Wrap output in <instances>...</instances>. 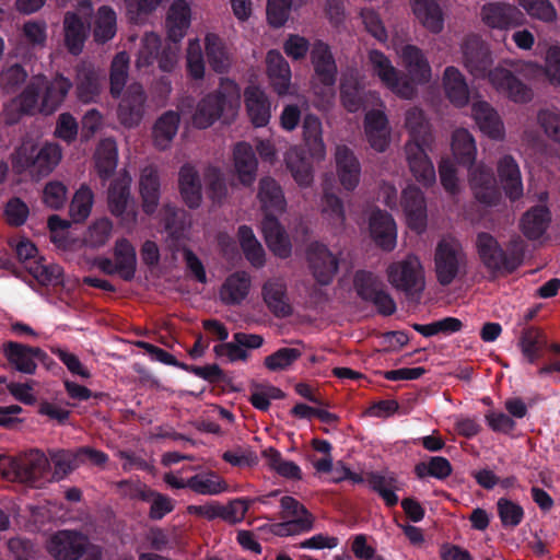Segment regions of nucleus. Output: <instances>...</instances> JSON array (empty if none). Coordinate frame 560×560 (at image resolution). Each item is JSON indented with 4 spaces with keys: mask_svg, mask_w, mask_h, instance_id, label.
Segmentation results:
<instances>
[{
    "mask_svg": "<svg viewBox=\"0 0 560 560\" xmlns=\"http://www.w3.org/2000/svg\"><path fill=\"white\" fill-rule=\"evenodd\" d=\"M19 481L32 488L50 482V463L40 450L34 448L19 457L2 454V480Z\"/></svg>",
    "mask_w": 560,
    "mask_h": 560,
    "instance_id": "nucleus-1",
    "label": "nucleus"
},
{
    "mask_svg": "<svg viewBox=\"0 0 560 560\" xmlns=\"http://www.w3.org/2000/svg\"><path fill=\"white\" fill-rule=\"evenodd\" d=\"M240 89L229 79H222L218 90L205 95L197 104L192 125L198 129L212 126L225 109H234L240 104Z\"/></svg>",
    "mask_w": 560,
    "mask_h": 560,
    "instance_id": "nucleus-2",
    "label": "nucleus"
},
{
    "mask_svg": "<svg viewBox=\"0 0 560 560\" xmlns=\"http://www.w3.org/2000/svg\"><path fill=\"white\" fill-rule=\"evenodd\" d=\"M48 553L56 560H101L102 548L91 542L88 535L77 529H59L46 545Z\"/></svg>",
    "mask_w": 560,
    "mask_h": 560,
    "instance_id": "nucleus-3",
    "label": "nucleus"
},
{
    "mask_svg": "<svg viewBox=\"0 0 560 560\" xmlns=\"http://www.w3.org/2000/svg\"><path fill=\"white\" fill-rule=\"evenodd\" d=\"M476 249L480 261L493 276L511 275L523 262L522 254L506 252L498 240L488 232L477 234Z\"/></svg>",
    "mask_w": 560,
    "mask_h": 560,
    "instance_id": "nucleus-4",
    "label": "nucleus"
},
{
    "mask_svg": "<svg viewBox=\"0 0 560 560\" xmlns=\"http://www.w3.org/2000/svg\"><path fill=\"white\" fill-rule=\"evenodd\" d=\"M387 276L389 283L404 292L409 301H420L425 288V278L417 256L408 255L401 260L394 261L388 266Z\"/></svg>",
    "mask_w": 560,
    "mask_h": 560,
    "instance_id": "nucleus-5",
    "label": "nucleus"
},
{
    "mask_svg": "<svg viewBox=\"0 0 560 560\" xmlns=\"http://www.w3.org/2000/svg\"><path fill=\"white\" fill-rule=\"evenodd\" d=\"M467 265V257L459 242L441 240L434 250V271L438 282L450 285Z\"/></svg>",
    "mask_w": 560,
    "mask_h": 560,
    "instance_id": "nucleus-6",
    "label": "nucleus"
},
{
    "mask_svg": "<svg viewBox=\"0 0 560 560\" xmlns=\"http://www.w3.org/2000/svg\"><path fill=\"white\" fill-rule=\"evenodd\" d=\"M61 160V149L56 143L42 147L22 145L16 152V166L32 175L43 177L50 174Z\"/></svg>",
    "mask_w": 560,
    "mask_h": 560,
    "instance_id": "nucleus-7",
    "label": "nucleus"
},
{
    "mask_svg": "<svg viewBox=\"0 0 560 560\" xmlns=\"http://www.w3.org/2000/svg\"><path fill=\"white\" fill-rule=\"evenodd\" d=\"M2 353L8 360L9 365L22 374H35L38 363H42L47 369L56 364L47 352L39 347H32L16 341L3 343Z\"/></svg>",
    "mask_w": 560,
    "mask_h": 560,
    "instance_id": "nucleus-8",
    "label": "nucleus"
},
{
    "mask_svg": "<svg viewBox=\"0 0 560 560\" xmlns=\"http://www.w3.org/2000/svg\"><path fill=\"white\" fill-rule=\"evenodd\" d=\"M374 73L396 95L405 100H411L417 94V89L410 82L407 74L400 73L390 62L388 57L377 49L369 52Z\"/></svg>",
    "mask_w": 560,
    "mask_h": 560,
    "instance_id": "nucleus-9",
    "label": "nucleus"
},
{
    "mask_svg": "<svg viewBox=\"0 0 560 560\" xmlns=\"http://www.w3.org/2000/svg\"><path fill=\"white\" fill-rule=\"evenodd\" d=\"M108 209L121 223L130 226L137 222V211L131 202L130 179L120 177L114 179L107 191Z\"/></svg>",
    "mask_w": 560,
    "mask_h": 560,
    "instance_id": "nucleus-10",
    "label": "nucleus"
},
{
    "mask_svg": "<svg viewBox=\"0 0 560 560\" xmlns=\"http://www.w3.org/2000/svg\"><path fill=\"white\" fill-rule=\"evenodd\" d=\"M120 96L117 108L120 124L128 128L138 126L143 118L148 98L142 84L138 82L129 84Z\"/></svg>",
    "mask_w": 560,
    "mask_h": 560,
    "instance_id": "nucleus-11",
    "label": "nucleus"
},
{
    "mask_svg": "<svg viewBox=\"0 0 560 560\" xmlns=\"http://www.w3.org/2000/svg\"><path fill=\"white\" fill-rule=\"evenodd\" d=\"M310 58L317 82L326 89H334L337 82L338 68L329 45L316 39L312 44Z\"/></svg>",
    "mask_w": 560,
    "mask_h": 560,
    "instance_id": "nucleus-12",
    "label": "nucleus"
},
{
    "mask_svg": "<svg viewBox=\"0 0 560 560\" xmlns=\"http://www.w3.org/2000/svg\"><path fill=\"white\" fill-rule=\"evenodd\" d=\"M307 261L313 277L320 285L332 282L339 261L326 245L318 242L311 243L307 247Z\"/></svg>",
    "mask_w": 560,
    "mask_h": 560,
    "instance_id": "nucleus-13",
    "label": "nucleus"
},
{
    "mask_svg": "<svg viewBox=\"0 0 560 560\" xmlns=\"http://www.w3.org/2000/svg\"><path fill=\"white\" fill-rule=\"evenodd\" d=\"M463 57L466 69L475 78L490 80L493 60L485 42L477 36L468 37L463 45Z\"/></svg>",
    "mask_w": 560,
    "mask_h": 560,
    "instance_id": "nucleus-14",
    "label": "nucleus"
},
{
    "mask_svg": "<svg viewBox=\"0 0 560 560\" xmlns=\"http://www.w3.org/2000/svg\"><path fill=\"white\" fill-rule=\"evenodd\" d=\"M480 15L487 26L498 30L514 28L525 21L524 13L517 7L505 2L483 4Z\"/></svg>",
    "mask_w": 560,
    "mask_h": 560,
    "instance_id": "nucleus-15",
    "label": "nucleus"
},
{
    "mask_svg": "<svg viewBox=\"0 0 560 560\" xmlns=\"http://www.w3.org/2000/svg\"><path fill=\"white\" fill-rule=\"evenodd\" d=\"M430 144L407 142L405 145L409 170L415 179L424 187L432 186L436 180L434 165L427 153Z\"/></svg>",
    "mask_w": 560,
    "mask_h": 560,
    "instance_id": "nucleus-16",
    "label": "nucleus"
},
{
    "mask_svg": "<svg viewBox=\"0 0 560 560\" xmlns=\"http://www.w3.org/2000/svg\"><path fill=\"white\" fill-rule=\"evenodd\" d=\"M490 83L515 103H527L533 98L532 89L505 68H494L490 73Z\"/></svg>",
    "mask_w": 560,
    "mask_h": 560,
    "instance_id": "nucleus-17",
    "label": "nucleus"
},
{
    "mask_svg": "<svg viewBox=\"0 0 560 560\" xmlns=\"http://www.w3.org/2000/svg\"><path fill=\"white\" fill-rule=\"evenodd\" d=\"M400 205L412 230L423 231L427 225V203L423 192L415 185L401 192Z\"/></svg>",
    "mask_w": 560,
    "mask_h": 560,
    "instance_id": "nucleus-18",
    "label": "nucleus"
},
{
    "mask_svg": "<svg viewBox=\"0 0 560 560\" xmlns=\"http://www.w3.org/2000/svg\"><path fill=\"white\" fill-rule=\"evenodd\" d=\"M369 229L372 240L382 249L390 252L396 246V223L393 217L383 210H374L369 220Z\"/></svg>",
    "mask_w": 560,
    "mask_h": 560,
    "instance_id": "nucleus-19",
    "label": "nucleus"
},
{
    "mask_svg": "<svg viewBox=\"0 0 560 560\" xmlns=\"http://www.w3.org/2000/svg\"><path fill=\"white\" fill-rule=\"evenodd\" d=\"M517 347L527 363L537 364L548 349L547 335L536 326H526L521 331Z\"/></svg>",
    "mask_w": 560,
    "mask_h": 560,
    "instance_id": "nucleus-20",
    "label": "nucleus"
},
{
    "mask_svg": "<svg viewBox=\"0 0 560 560\" xmlns=\"http://www.w3.org/2000/svg\"><path fill=\"white\" fill-rule=\"evenodd\" d=\"M179 194L185 205L197 209L202 201V184L199 172L190 163H185L178 172Z\"/></svg>",
    "mask_w": 560,
    "mask_h": 560,
    "instance_id": "nucleus-21",
    "label": "nucleus"
},
{
    "mask_svg": "<svg viewBox=\"0 0 560 560\" xmlns=\"http://www.w3.org/2000/svg\"><path fill=\"white\" fill-rule=\"evenodd\" d=\"M261 294L267 307L276 317L285 318L292 315L293 308L287 295V284L281 279L267 280Z\"/></svg>",
    "mask_w": 560,
    "mask_h": 560,
    "instance_id": "nucleus-22",
    "label": "nucleus"
},
{
    "mask_svg": "<svg viewBox=\"0 0 560 560\" xmlns=\"http://www.w3.org/2000/svg\"><path fill=\"white\" fill-rule=\"evenodd\" d=\"M336 166L342 187L349 191L354 190L360 182L361 165L347 145L336 148Z\"/></svg>",
    "mask_w": 560,
    "mask_h": 560,
    "instance_id": "nucleus-23",
    "label": "nucleus"
},
{
    "mask_svg": "<svg viewBox=\"0 0 560 560\" xmlns=\"http://www.w3.org/2000/svg\"><path fill=\"white\" fill-rule=\"evenodd\" d=\"M267 74L273 91L285 95L291 85V69L288 61L277 49H271L266 56Z\"/></svg>",
    "mask_w": 560,
    "mask_h": 560,
    "instance_id": "nucleus-24",
    "label": "nucleus"
},
{
    "mask_svg": "<svg viewBox=\"0 0 560 560\" xmlns=\"http://www.w3.org/2000/svg\"><path fill=\"white\" fill-rule=\"evenodd\" d=\"M497 171L505 196L511 201L520 200L524 189L521 171L514 158L512 155L502 156L498 162Z\"/></svg>",
    "mask_w": 560,
    "mask_h": 560,
    "instance_id": "nucleus-25",
    "label": "nucleus"
},
{
    "mask_svg": "<svg viewBox=\"0 0 560 560\" xmlns=\"http://www.w3.org/2000/svg\"><path fill=\"white\" fill-rule=\"evenodd\" d=\"M261 231L267 246L275 255L281 258L290 256L291 244L284 229L277 218V214H264Z\"/></svg>",
    "mask_w": 560,
    "mask_h": 560,
    "instance_id": "nucleus-26",
    "label": "nucleus"
},
{
    "mask_svg": "<svg viewBox=\"0 0 560 560\" xmlns=\"http://www.w3.org/2000/svg\"><path fill=\"white\" fill-rule=\"evenodd\" d=\"M401 59L408 79L413 85L424 84L431 79V67L428 59L420 48L415 45H406L401 49ZM417 89V86H415Z\"/></svg>",
    "mask_w": 560,
    "mask_h": 560,
    "instance_id": "nucleus-27",
    "label": "nucleus"
},
{
    "mask_svg": "<svg viewBox=\"0 0 560 560\" xmlns=\"http://www.w3.org/2000/svg\"><path fill=\"white\" fill-rule=\"evenodd\" d=\"M244 98L252 124L255 127L267 126L271 117V112L270 102L265 92L258 86L249 85L244 91Z\"/></svg>",
    "mask_w": 560,
    "mask_h": 560,
    "instance_id": "nucleus-28",
    "label": "nucleus"
},
{
    "mask_svg": "<svg viewBox=\"0 0 560 560\" xmlns=\"http://www.w3.org/2000/svg\"><path fill=\"white\" fill-rule=\"evenodd\" d=\"M472 117L480 131L489 138L499 140L504 136L503 122L491 105L485 101H478L471 107Z\"/></svg>",
    "mask_w": 560,
    "mask_h": 560,
    "instance_id": "nucleus-29",
    "label": "nucleus"
},
{
    "mask_svg": "<svg viewBox=\"0 0 560 560\" xmlns=\"http://www.w3.org/2000/svg\"><path fill=\"white\" fill-rule=\"evenodd\" d=\"M550 222V210L546 206L537 205L522 215L520 228L527 240L537 241L546 233Z\"/></svg>",
    "mask_w": 560,
    "mask_h": 560,
    "instance_id": "nucleus-30",
    "label": "nucleus"
},
{
    "mask_svg": "<svg viewBox=\"0 0 560 560\" xmlns=\"http://www.w3.org/2000/svg\"><path fill=\"white\" fill-rule=\"evenodd\" d=\"M75 88L78 98L83 103L95 102L101 93V77L95 68L82 62L77 66Z\"/></svg>",
    "mask_w": 560,
    "mask_h": 560,
    "instance_id": "nucleus-31",
    "label": "nucleus"
},
{
    "mask_svg": "<svg viewBox=\"0 0 560 560\" xmlns=\"http://www.w3.org/2000/svg\"><path fill=\"white\" fill-rule=\"evenodd\" d=\"M190 25V7L185 0L174 1L167 12V39L178 44Z\"/></svg>",
    "mask_w": 560,
    "mask_h": 560,
    "instance_id": "nucleus-32",
    "label": "nucleus"
},
{
    "mask_svg": "<svg viewBox=\"0 0 560 560\" xmlns=\"http://www.w3.org/2000/svg\"><path fill=\"white\" fill-rule=\"evenodd\" d=\"M233 158L240 182L244 186H250L256 179L258 166V161L252 145L247 142L236 143Z\"/></svg>",
    "mask_w": 560,
    "mask_h": 560,
    "instance_id": "nucleus-33",
    "label": "nucleus"
},
{
    "mask_svg": "<svg viewBox=\"0 0 560 560\" xmlns=\"http://www.w3.org/2000/svg\"><path fill=\"white\" fill-rule=\"evenodd\" d=\"M443 88L448 101L460 108L469 102V89L464 74L454 66L445 68L443 73Z\"/></svg>",
    "mask_w": 560,
    "mask_h": 560,
    "instance_id": "nucleus-34",
    "label": "nucleus"
},
{
    "mask_svg": "<svg viewBox=\"0 0 560 560\" xmlns=\"http://www.w3.org/2000/svg\"><path fill=\"white\" fill-rule=\"evenodd\" d=\"M72 85L70 79L59 73L56 74L45 86L39 112L46 115L56 112L63 103Z\"/></svg>",
    "mask_w": 560,
    "mask_h": 560,
    "instance_id": "nucleus-35",
    "label": "nucleus"
},
{
    "mask_svg": "<svg viewBox=\"0 0 560 560\" xmlns=\"http://www.w3.org/2000/svg\"><path fill=\"white\" fill-rule=\"evenodd\" d=\"M258 199L264 214H280L285 210V198L281 186L271 177H264L259 182Z\"/></svg>",
    "mask_w": 560,
    "mask_h": 560,
    "instance_id": "nucleus-36",
    "label": "nucleus"
},
{
    "mask_svg": "<svg viewBox=\"0 0 560 560\" xmlns=\"http://www.w3.org/2000/svg\"><path fill=\"white\" fill-rule=\"evenodd\" d=\"M160 176L153 166L142 170L139 180L142 209L147 214H153L160 201Z\"/></svg>",
    "mask_w": 560,
    "mask_h": 560,
    "instance_id": "nucleus-37",
    "label": "nucleus"
},
{
    "mask_svg": "<svg viewBox=\"0 0 560 560\" xmlns=\"http://www.w3.org/2000/svg\"><path fill=\"white\" fill-rule=\"evenodd\" d=\"M249 289V275L246 271H236L223 282L220 296L225 305H238L247 298Z\"/></svg>",
    "mask_w": 560,
    "mask_h": 560,
    "instance_id": "nucleus-38",
    "label": "nucleus"
},
{
    "mask_svg": "<svg viewBox=\"0 0 560 560\" xmlns=\"http://www.w3.org/2000/svg\"><path fill=\"white\" fill-rule=\"evenodd\" d=\"M63 31L68 51L73 56L80 55L88 36L83 20L74 12H67L63 19Z\"/></svg>",
    "mask_w": 560,
    "mask_h": 560,
    "instance_id": "nucleus-39",
    "label": "nucleus"
},
{
    "mask_svg": "<svg viewBox=\"0 0 560 560\" xmlns=\"http://www.w3.org/2000/svg\"><path fill=\"white\" fill-rule=\"evenodd\" d=\"M303 140L310 155L315 160L325 156L326 149L322 137V121L314 114L305 115L303 122Z\"/></svg>",
    "mask_w": 560,
    "mask_h": 560,
    "instance_id": "nucleus-40",
    "label": "nucleus"
},
{
    "mask_svg": "<svg viewBox=\"0 0 560 560\" xmlns=\"http://www.w3.org/2000/svg\"><path fill=\"white\" fill-rule=\"evenodd\" d=\"M363 84L357 73L343 74L340 80V100L343 107L350 113H357L364 104Z\"/></svg>",
    "mask_w": 560,
    "mask_h": 560,
    "instance_id": "nucleus-41",
    "label": "nucleus"
},
{
    "mask_svg": "<svg viewBox=\"0 0 560 560\" xmlns=\"http://www.w3.org/2000/svg\"><path fill=\"white\" fill-rule=\"evenodd\" d=\"M179 114L174 110H167L158 118L153 126L154 144L160 150L170 147L179 127Z\"/></svg>",
    "mask_w": 560,
    "mask_h": 560,
    "instance_id": "nucleus-42",
    "label": "nucleus"
},
{
    "mask_svg": "<svg viewBox=\"0 0 560 560\" xmlns=\"http://www.w3.org/2000/svg\"><path fill=\"white\" fill-rule=\"evenodd\" d=\"M452 151L458 164L471 166L476 161L477 148L472 135L464 128L452 136Z\"/></svg>",
    "mask_w": 560,
    "mask_h": 560,
    "instance_id": "nucleus-43",
    "label": "nucleus"
},
{
    "mask_svg": "<svg viewBox=\"0 0 560 560\" xmlns=\"http://www.w3.org/2000/svg\"><path fill=\"white\" fill-rule=\"evenodd\" d=\"M48 455L54 465L50 481H60L80 467L77 450H49Z\"/></svg>",
    "mask_w": 560,
    "mask_h": 560,
    "instance_id": "nucleus-44",
    "label": "nucleus"
},
{
    "mask_svg": "<svg viewBox=\"0 0 560 560\" xmlns=\"http://www.w3.org/2000/svg\"><path fill=\"white\" fill-rule=\"evenodd\" d=\"M412 10L418 20L432 33L443 28V16L440 5L434 0H411Z\"/></svg>",
    "mask_w": 560,
    "mask_h": 560,
    "instance_id": "nucleus-45",
    "label": "nucleus"
},
{
    "mask_svg": "<svg viewBox=\"0 0 560 560\" xmlns=\"http://www.w3.org/2000/svg\"><path fill=\"white\" fill-rule=\"evenodd\" d=\"M115 262L120 268V277L125 281H131L137 270V255L132 244L127 238L116 241L114 248Z\"/></svg>",
    "mask_w": 560,
    "mask_h": 560,
    "instance_id": "nucleus-46",
    "label": "nucleus"
},
{
    "mask_svg": "<svg viewBox=\"0 0 560 560\" xmlns=\"http://www.w3.org/2000/svg\"><path fill=\"white\" fill-rule=\"evenodd\" d=\"M405 127L407 128L410 136L408 142H432L433 138L430 131V126L425 120L423 112L420 108L412 107L406 112Z\"/></svg>",
    "mask_w": 560,
    "mask_h": 560,
    "instance_id": "nucleus-47",
    "label": "nucleus"
},
{
    "mask_svg": "<svg viewBox=\"0 0 560 560\" xmlns=\"http://www.w3.org/2000/svg\"><path fill=\"white\" fill-rule=\"evenodd\" d=\"M116 22L117 16L113 8L108 5L100 7L94 21V40L101 44L110 40L116 35Z\"/></svg>",
    "mask_w": 560,
    "mask_h": 560,
    "instance_id": "nucleus-48",
    "label": "nucleus"
},
{
    "mask_svg": "<svg viewBox=\"0 0 560 560\" xmlns=\"http://www.w3.org/2000/svg\"><path fill=\"white\" fill-rule=\"evenodd\" d=\"M28 273L45 287H58L63 284V268L58 264H44V258L27 266Z\"/></svg>",
    "mask_w": 560,
    "mask_h": 560,
    "instance_id": "nucleus-49",
    "label": "nucleus"
},
{
    "mask_svg": "<svg viewBox=\"0 0 560 560\" xmlns=\"http://www.w3.org/2000/svg\"><path fill=\"white\" fill-rule=\"evenodd\" d=\"M118 162V152L113 140L101 142L95 154V164L102 179H108L115 172Z\"/></svg>",
    "mask_w": 560,
    "mask_h": 560,
    "instance_id": "nucleus-50",
    "label": "nucleus"
},
{
    "mask_svg": "<svg viewBox=\"0 0 560 560\" xmlns=\"http://www.w3.org/2000/svg\"><path fill=\"white\" fill-rule=\"evenodd\" d=\"M129 56L126 51L118 52L110 65L109 92L114 98L120 97L128 79Z\"/></svg>",
    "mask_w": 560,
    "mask_h": 560,
    "instance_id": "nucleus-51",
    "label": "nucleus"
},
{
    "mask_svg": "<svg viewBox=\"0 0 560 560\" xmlns=\"http://www.w3.org/2000/svg\"><path fill=\"white\" fill-rule=\"evenodd\" d=\"M206 55L208 62L217 73H224L230 67V58L221 38L215 34L206 36Z\"/></svg>",
    "mask_w": 560,
    "mask_h": 560,
    "instance_id": "nucleus-52",
    "label": "nucleus"
},
{
    "mask_svg": "<svg viewBox=\"0 0 560 560\" xmlns=\"http://www.w3.org/2000/svg\"><path fill=\"white\" fill-rule=\"evenodd\" d=\"M497 513L501 525L505 529H514L524 521L523 506L508 498H499L495 503Z\"/></svg>",
    "mask_w": 560,
    "mask_h": 560,
    "instance_id": "nucleus-53",
    "label": "nucleus"
},
{
    "mask_svg": "<svg viewBox=\"0 0 560 560\" xmlns=\"http://www.w3.org/2000/svg\"><path fill=\"white\" fill-rule=\"evenodd\" d=\"M186 485L190 490L202 495L220 494L226 489L225 482L213 472L191 476L186 480Z\"/></svg>",
    "mask_w": 560,
    "mask_h": 560,
    "instance_id": "nucleus-54",
    "label": "nucleus"
},
{
    "mask_svg": "<svg viewBox=\"0 0 560 560\" xmlns=\"http://www.w3.org/2000/svg\"><path fill=\"white\" fill-rule=\"evenodd\" d=\"M452 471L450 460L442 456H432L429 462H420L415 466V474L419 479L430 476L444 480L451 476Z\"/></svg>",
    "mask_w": 560,
    "mask_h": 560,
    "instance_id": "nucleus-55",
    "label": "nucleus"
},
{
    "mask_svg": "<svg viewBox=\"0 0 560 560\" xmlns=\"http://www.w3.org/2000/svg\"><path fill=\"white\" fill-rule=\"evenodd\" d=\"M412 328L423 337H432L439 334L452 335L463 328V323L456 317H444L430 324H413Z\"/></svg>",
    "mask_w": 560,
    "mask_h": 560,
    "instance_id": "nucleus-56",
    "label": "nucleus"
},
{
    "mask_svg": "<svg viewBox=\"0 0 560 560\" xmlns=\"http://www.w3.org/2000/svg\"><path fill=\"white\" fill-rule=\"evenodd\" d=\"M93 199V192L89 187L82 186L77 190L69 207V214L73 222L80 223L86 220L92 210Z\"/></svg>",
    "mask_w": 560,
    "mask_h": 560,
    "instance_id": "nucleus-57",
    "label": "nucleus"
},
{
    "mask_svg": "<svg viewBox=\"0 0 560 560\" xmlns=\"http://www.w3.org/2000/svg\"><path fill=\"white\" fill-rule=\"evenodd\" d=\"M353 287L357 295L365 301L369 299L377 289L385 287L383 280L368 270H358L353 277Z\"/></svg>",
    "mask_w": 560,
    "mask_h": 560,
    "instance_id": "nucleus-58",
    "label": "nucleus"
},
{
    "mask_svg": "<svg viewBox=\"0 0 560 560\" xmlns=\"http://www.w3.org/2000/svg\"><path fill=\"white\" fill-rule=\"evenodd\" d=\"M161 48V37L155 33H145L138 52L137 67L142 68L153 65L159 57Z\"/></svg>",
    "mask_w": 560,
    "mask_h": 560,
    "instance_id": "nucleus-59",
    "label": "nucleus"
},
{
    "mask_svg": "<svg viewBox=\"0 0 560 560\" xmlns=\"http://www.w3.org/2000/svg\"><path fill=\"white\" fill-rule=\"evenodd\" d=\"M301 355L302 352L296 348H280L267 355L264 364L266 369L272 372L284 371L299 360Z\"/></svg>",
    "mask_w": 560,
    "mask_h": 560,
    "instance_id": "nucleus-60",
    "label": "nucleus"
},
{
    "mask_svg": "<svg viewBox=\"0 0 560 560\" xmlns=\"http://www.w3.org/2000/svg\"><path fill=\"white\" fill-rule=\"evenodd\" d=\"M518 4L534 19L545 23L557 20V11L550 0H518Z\"/></svg>",
    "mask_w": 560,
    "mask_h": 560,
    "instance_id": "nucleus-61",
    "label": "nucleus"
},
{
    "mask_svg": "<svg viewBox=\"0 0 560 560\" xmlns=\"http://www.w3.org/2000/svg\"><path fill=\"white\" fill-rule=\"evenodd\" d=\"M8 245L26 270L27 266L39 259L37 247L26 237L10 238Z\"/></svg>",
    "mask_w": 560,
    "mask_h": 560,
    "instance_id": "nucleus-62",
    "label": "nucleus"
},
{
    "mask_svg": "<svg viewBox=\"0 0 560 560\" xmlns=\"http://www.w3.org/2000/svg\"><path fill=\"white\" fill-rule=\"evenodd\" d=\"M207 192L214 202H221L226 197L228 187L219 167L209 166L205 173Z\"/></svg>",
    "mask_w": 560,
    "mask_h": 560,
    "instance_id": "nucleus-63",
    "label": "nucleus"
},
{
    "mask_svg": "<svg viewBox=\"0 0 560 560\" xmlns=\"http://www.w3.org/2000/svg\"><path fill=\"white\" fill-rule=\"evenodd\" d=\"M43 79L37 78L32 80L19 96V105L23 113L34 114L36 109L39 110L38 105L39 95L42 92Z\"/></svg>",
    "mask_w": 560,
    "mask_h": 560,
    "instance_id": "nucleus-64",
    "label": "nucleus"
}]
</instances>
